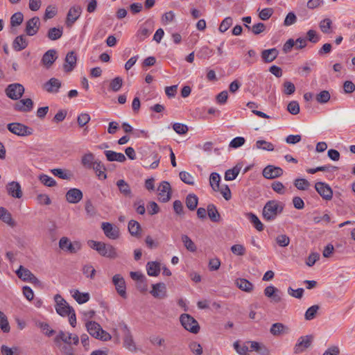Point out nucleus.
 Wrapping results in <instances>:
<instances>
[{
    "mask_svg": "<svg viewBox=\"0 0 355 355\" xmlns=\"http://www.w3.org/2000/svg\"><path fill=\"white\" fill-rule=\"evenodd\" d=\"M284 205L278 200L268 201L263 207L262 215L266 220H274L278 215L282 213Z\"/></svg>",
    "mask_w": 355,
    "mask_h": 355,
    "instance_id": "obj_1",
    "label": "nucleus"
},
{
    "mask_svg": "<svg viewBox=\"0 0 355 355\" xmlns=\"http://www.w3.org/2000/svg\"><path fill=\"white\" fill-rule=\"evenodd\" d=\"M88 243L90 248L96 250L102 257L113 259L118 257L116 249L110 244L93 240L89 241Z\"/></svg>",
    "mask_w": 355,
    "mask_h": 355,
    "instance_id": "obj_2",
    "label": "nucleus"
},
{
    "mask_svg": "<svg viewBox=\"0 0 355 355\" xmlns=\"http://www.w3.org/2000/svg\"><path fill=\"white\" fill-rule=\"evenodd\" d=\"M87 331L92 337L103 340L107 341L111 340V335L103 330L101 325L95 321H89L85 324Z\"/></svg>",
    "mask_w": 355,
    "mask_h": 355,
    "instance_id": "obj_3",
    "label": "nucleus"
},
{
    "mask_svg": "<svg viewBox=\"0 0 355 355\" xmlns=\"http://www.w3.org/2000/svg\"><path fill=\"white\" fill-rule=\"evenodd\" d=\"M180 321L183 327L193 333L197 334L200 331V326L197 320L189 314L183 313L180 317Z\"/></svg>",
    "mask_w": 355,
    "mask_h": 355,
    "instance_id": "obj_4",
    "label": "nucleus"
},
{
    "mask_svg": "<svg viewBox=\"0 0 355 355\" xmlns=\"http://www.w3.org/2000/svg\"><path fill=\"white\" fill-rule=\"evenodd\" d=\"M8 130L14 135L19 137H26L33 135V128L21 123H10L7 125Z\"/></svg>",
    "mask_w": 355,
    "mask_h": 355,
    "instance_id": "obj_5",
    "label": "nucleus"
},
{
    "mask_svg": "<svg viewBox=\"0 0 355 355\" xmlns=\"http://www.w3.org/2000/svg\"><path fill=\"white\" fill-rule=\"evenodd\" d=\"M55 302L56 312L61 316L64 317L70 314L74 310L72 306H69L67 301L59 294L54 296Z\"/></svg>",
    "mask_w": 355,
    "mask_h": 355,
    "instance_id": "obj_6",
    "label": "nucleus"
},
{
    "mask_svg": "<svg viewBox=\"0 0 355 355\" xmlns=\"http://www.w3.org/2000/svg\"><path fill=\"white\" fill-rule=\"evenodd\" d=\"M59 247L64 251L75 254L81 249L82 245L79 241L71 242L69 238L63 236L59 241Z\"/></svg>",
    "mask_w": 355,
    "mask_h": 355,
    "instance_id": "obj_7",
    "label": "nucleus"
},
{
    "mask_svg": "<svg viewBox=\"0 0 355 355\" xmlns=\"http://www.w3.org/2000/svg\"><path fill=\"white\" fill-rule=\"evenodd\" d=\"M5 92L12 100H19L24 93V87L19 83L10 84L6 88Z\"/></svg>",
    "mask_w": 355,
    "mask_h": 355,
    "instance_id": "obj_8",
    "label": "nucleus"
},
{
    "mask_svg": "<svg viewBox=\"0 0 355 355\" xmlns=\"http://www.w3.org/2000/svg\"><path fill=\"white\" fill-rule=\"evenodd\" d=\"M82 13V8L79 5H74L71 6L67 15L65 21L66 26L71 28L73 24L78 20Z\"/></svg>",
    "mask_w": 355,
    "mask_h": 355,
    "instance_id": "obj_9",
    "label": "nucleus"
},
{
    "mask_svg": "<svg viewBox=\"0 0 355 355\" xmlns=\"http://www.w3.org/2000/svg\"><path fill=\"white\" fill-rule=\"evenodd\" d=\"M315 189L323 200H331L332 199L333 191L328 184L318 182L315 184Z\"/></svg>",
    "mask_w": 355,
    "mask_h": 355,
    "instance_id": "obj_10",
    "label": "nucleus"
},
{
    "mask_svg": "<svg viewBox=\"0 0 355 355\" xmlns=\"http://www.w3.org/2000/svg\"><path fill=\"white\" fill-rule=\"evenodd\" d=\"M112 282L118 294L121 297L126 299V286L124 278L120 274H116L113 276Z\"/></svg>",
    "mask_w": 355,
    "mask_h": 355,
    "instance_id": "obj_11",
    "label": "nucleus"
},
{
    "mask_svg": "<svg viewBox=\"0 0 355 355\" xmlns=\"http://www.w3.org/2000/svg\"><path fill=\"white\" fill-rule=\"evenodd\" d=\"M158 196L159 201L162 202H168L171 197V187L169 182L163 181L158 187Z\"/></svg>",
    "mask_w": 355,
    "mask_h": 355,
    "instance_id": "obj_12",
    "label": "nucleus"
},
{
    "mask_svg": "<svg viewBox=\"0 0 355 355\" xmlns=\"http://www.w3.org/2000/svg\"><path fill=\"white\" fill-rule=\"evenodd\" d=\"M19 279L24 282H30L33 284H39V279L31 272V271L22 266H20L16 271Z\"/></svg>",
    "mask_w": 355,
    "mask_h": 355,
    "instance_id": "obj_13",
    "label": "nucleus"
},
{
    "mask_svg": "<svg viewBox=\"0 0 355 355\" xmlns=\"http://www.w3.org/2000/svg\"><path fill=\"white\" fill-rule=\"evenodd\" d=\"M101 228L105 235L110 239H116L119 236V229L108 222H103L101 224Z\"/></svg>",
    "mask_w": 355,
    "mask_h": 355,
    "instance_id": "obj_14",
    "label": "nucleus"
},
{
    "mask_svg": "<svg viewBox=\"0 0 355 355\" xmlns=\"http://www.w3.org/2000/svg\"><path fill=\"white\" fill-rule=\"evenodd\" d=\"M153 24L152 21L148 20L141 26L137 33V37L139 41H144L151 34L153 31Z\"/></svg>",
    "mask_w": 355,
    "mask_h": 355,
    "instance_id": "obj_15",
    "label": "nucleus"
},
{
    "mask_svg": "<svg viewBox=\"0 0 355 355\" xmlns=\"http://www.w3.org/2000/svg\"><path fill=\"white\" fill-rule=\"evenodd\" d=\"M262 174L266 179H275L282 175L283 170L280 167L268 165L263 168Z\"/></svg>",
    "mask_w": 355,
    "mask_h": 355,
    "instance_id": "obj_16",
    "label": "nucleus"
},
{
    "mask_svg": "<svg viewBox=\"0 0 355 355\" xmlns=\"http://www.w3.org/2000/svg\"><path fill=\"white\" fill-rule=\"evenodd\" d=\"M313 340L312 336H301L294 347V353L300 354L310 347Z\"/></svg>",
    "mask_w": 355,
    "mask_h": 355,
    "instance_id": "obj_17",
    "label": "nucleus"
},
{
    "mask_svg": "<svg viewBox=\"0 0 355 355\" xmlns=\"http://www.w3.org/2000/svg\"><path fill=\"white\" fill-rule=\"evenodd\" d=\"M40 19L33 17L26 23L25 33L28 36H33L37 34L40 28Z\"/></svg>",
    "mask_w": 355,
    "mask_h": 355,
    "instance_id": "obj_18",
    "label": "nucleus"
},
{
    "mask_svg": "<svg viewBox=\"0 0 355 355\" xmlns=\"http://www.w3.org/2000/svg\"><path fill=\"white\" fill-rule=\"evenodd\" d=\"M62 87L61 81L56 78H51L43 85V89L48 93L55 94Z\"/></svg>",
    "mask_w": 355,
    "mask_h": 355,
    "instance_id": "obj_19",
    "label": "nucleus"
},
{
    "mask_svg": "<svg viewBox=\"0 0 355 355\" xmlns=\"http://www.w3.org/2000/svg\"><path fill=\"white\" fill-rule=\"evenodd\" d=\"M83 197V192L76 188L70 189L65 195L66 200L71 204L79 202Z\"/></svg>",
    "mask_w": 355,
    "mask_h": 355,
    "instance_id": "obj_20",
    "label": "nucleus"
},
{
    "mask_svg": "<svg viewBox=\"0 0 355 355\" xmlns=\"http://www.w3.org/2000/svg\"><path fill=\"white\" fill-rule=\"evenodd\" d=\"M264 295L275 303L282 301V292L273 286H268L264 289Z\"/></svg>",
    "mask_w": 355,
    "mask_h": 355,
    "instance_id": "obj_21",
    "label": "nucleus"
},
{
    "mask_svg": "<svg viewBox=\"0 0 355 355\" xmlns=\"http://www.w3.org/2000/svg\"><path fill=\"white\" fill-rule=\"evenodd\" d=\"M6 190L8 193L13 198H21L23 193L21 186L17 182H10L6 185Z\"/></svg>",
    "mask_w": 355,
    "mask_h": 355,
    "instance_id": "obj_22",
    "label": "nucleus"
},
{
    "mask_svg": "<svg viewBox=\"0 0 355 355\" xmlns=\"http://www.w3.org/2000/svg\"><path fill=\"white\" fill-rule=\"evenodd\" d=\"M77 62V57L74 51L69 52L65 58L64 64L63 66L64 70L66 72L71 71L76 67Z\"/></svg>",
    "mask_w": 355,
    "mask_h": 355,
    "instance_id": "obj_23",
    "label": "nucleus"
},
{
    "mask_svg": "<svg viewBox=\"0 0 355 355\" xmlns=\"http://www.w3.org/2000/svg\"><path fill=\"white\" fill-rule=\"evenodd\" d=\"M150 293L154 297L164 299L166 297V287L164 283H157L152 285Z\"/></svg>",
    "mask_w": 355,
    "mask_h": 355,
    "instance_id": "obj_24",
    "label": "nucleus"
},
{
    "mask_svg": "<svg viewBox=\"0 0 355 355\" xmlns=\"http://www.w3.org/2000/svg\"><path fill=\"white\" fill-rule=\"evenodd\" d=\"M57 58V51L55 49H49L43 55L41 62L46 68H49Z\"/></svg>",
    "mask_w": 355,
    "mask_h": 355,
    "instance_id": "obj_25",
    "label": "nucleus"
},
{
    "mask_svg": "<svg viewBox=\"0 0 355 355\" xmlns=\"http://www.w3.org/2000/svg\"><path fill=\"white\" fill-rule=\"evenodd\" d=\"M33 107V102L31 98H24L15 103L14 108L19 112H30Z\"/></svg>",
    "mask_w": 355,
    "mask_h": 355,
    "instance_id": "obj_26",
    "label": "nucleus"
},
{
    "mask_svg": "<svg viewBox=\"0 0 355 355\" xmlns=\"http://www.w3.org/2000/svg\"><path fill=\"white\" fill-rule=\"evenodd\" d=\"M279 51L276 48L265 49L261 52V58L265 63L274 61L278 56Z\"/></svg>",
    "mask_w": 355,
    "mask_h": 355,
    "instance_id": "obj_27",
    "label": "nucleus"
},
{
    "mask_svg": "<svg viewBox=\"0 0 355 355\" xmlns=\"http://www.w3.org/2000/svg\"><path fill=\"white\" fill-rule=\"evenodd\" d=\"M289 328L282 323L277 322L272 324L270 332L274 336H279L284 334H287L289 332Z\"/></svg>",
    "mask_w": 355,
    "mask_h": 355,
    "instance_id": "obj_28",
    "label": "nucleus"
},
{
    "mask_svg": "<svg viewBox=\"0 0 355 355\" xmlns=\"http://www.w3.org/2000/svg\"><path fill=\"white\" fill-rule=\"evenodd\" d=\"M107 159L109 162H124L126 160L125 155L121 153H116L113 150H105L104 152Z\"/></svg>",
    "mask_w": 355,
    "mask_h": 355,
    "instance_id": "obj_29",
    "label": "nucleus"
},
{
    "mask_svg": "<svg viewBox=\"0 0 355 355\" xmlns=\"http://www.w3.org/2000/svg\"><path fill=\"white\" fill-rule=\"evenodd\" d=\"M128 231L131 236L140 238L141 236V227L140 224L134 220H131L128 223Z\"/></svg>",
    "mask_w": 355,
    "mask_h": 355,
    "instance_id": "obj_30",
    "label": "nucleus"
},
{
    "mask_svg": "<svg viewBox=\"0 0 355 355\" xmlns=\"http://www.w3.org/2000/svg\"><path fill=\"white\" fill-rule=\"evenodd\" d=\"M28 46V41L24 35L17 36L12 42V47L17 51H22Z\"/></svg>",
    "mask_w": 355,
    "mask_h": 355,
    "instance_id": "obj_31",
    "label": "nucleus"
},
{
    "mask_svg": "<svg viewBox=\"0 0 355 355\" xmlns=\"http://www.w3.org/2000/svg\"><path fill=\"white\" fill-rule=\"evenodd\" d=\"M146 270L149 276L157 277L160 272V265L155 261L148 262Z\"/></svg>",
    "mask_w": 355,
    "mask_h": 355,
    "instance_id": "obj_32",
    "label": "nucleus"
},
{
    "mask_svg": "<svg viewBox=\"0 0 355 355\" xmlns=\"http://www.w3.org/2000/svg\"><path fill=\"white\" fill-rule=\"evenodd\" d=\"M236 285L241 290L245 292H250L253 290V284L248 280L243 278L237 279L236 280Z\"/></svg>",
    "mask_w": 355,
    "mask_h": 355,
    "instance_id": "obj_33",
    "label": "nucleus"
},
{
    "mask_svg": "<svg viewBox=\"0 0 355 355\" xmlns=\"http://www.w3.org/2000/svg\"><path fill=\"white\" fill-rule=\"evenodd\" d=\"M92 168L95 171L96 175L99 179H106L105 167L101 162L96 161L92 166Z\"/></svg>",
    "mask_w": 355,
    "mask_h": 355,
    "instance_id": "obj_34",
    "label": "nucleus"
},
{
    "mask_svg": "<svg viewBox=\"0 0 355 355\" xmlns=\"http://www.w3.org/2000/svg\"><path fill=\"white\" fill-rule=\"evenodd\" d=\"M246 216L257 230L259 232L263 230L264 226L256 214L250 212L246 214Z\"/></svg>",
    "mask_w": 355,
    "mask_h": 355,
    "instance_id": "obj_35",
    "label": "nucleus"
},
{
    "mask_svg": "<svg viewBox=\"0 0 355 355\" xmlns=\"http://www.w3.org/2000/svg\"><path fill=\"white\" fill-rule=\"evenodd\" d=\"M207 214L210 220L213 222H218L220 220V215L216 206L210 204L207 206Z\"/></svg>",
    "mask_w": 355,
    "mask_h": 355,
    "instance_id": "obj_36",
    "label": "nucleus"
},
{
    "mask_svg": "<svg viewBox=\"0 0 355 355\" xmlns=\"http://www.w3.org/2000/svg\"><path fill=\"white\" fill-rule=\"evenodd\" d=\"M51 172L53 175L62 180H70L72 176L69 171L62 168H53Z\"/></svg>",
    "mask_w": 355,
    "mask_h": 355,
    "instance_id": "obj_37",
    "label": "nucleus"
},
{
    "mask_svg": "<svg viewBox=\"0 0 355 355\" xmlns=\"http://www.w3.org/2000/svg\"><path fill=\"white\" fill-rule=\"evenodd\" d=\"M63 34V28H51L47 33V37L51 40H57L60 39Z\"/></svg>",
    "mask_w": 355,
    "mask_h": 355,
    "instance_id": "obj_38",
    "label": "nucleus"
},
{
    "mask_svg": "<svg viewBox=\"0 0 355 355\" xmlns=\"http://www.w3.org/2000/svg\"><path fill=\"white\" fill-rule=\"evenodd\" d=\"M185 202L187 208L191 211H193L198 206V198L196 195L190 193L187 196Z\"/></svg>",
    "mask_w": 355,
    "mask_h": 355,
    "instance_id": "obj_39",
    "label": "nucleus"
},
{
    "mask_svg": "<svg viewBox=\"0 0 355 355\" xmlns=\"http://www.w3.org/2000/svg\"><path fill=\"white\" fill-rule=\"evenodd\" d=\"M96 161L94 160V155L92 153L85 154L81 159V164L87 168H92Z\"/></svg>",
    "mask_w": 355,
    "mask_h": 355,
    "instance_id": "obj_40",
    "label": "nucleus"
},
{
    "mask_svg": "<svg viewBox=\"0 0 355 355\" xmlns=\"http://www.w3.org/2000/svg\"><path fill=\"white\" fill-rule=\"evenodd\" d=\"M72 297L78 304H84L89 300V294L88 293H80L78 290H75Z\"/></svg>",
    "mask_w": 355,
    "mask_h": 355,
    "instance_id": "obj_41",
    "label": "nucleus"
},
{
    "mask_svg": "<svg viewBox=\"0 0 355 355\" xmlns=\"http://www.w3.org/2000/svg\"><path fill=\"white\" fill-rule=\"evenodd\" d=\"M0 219L10 226L15 225V222L12 218L11 214L4 207H0Z\"/></svg>",
    "mask_w": 355,
    "mask_h": 355,
    "instance_id": "obj_42",
    "label": "nucleus"
},
{
    "mask_svg": "<svg viewBox=\"0 0 355 355\" xmlns=\"http://www.w3.org/2000/svg\"><path fill=\"white\" fill-rule=\"evenodd\" d=\"M116 186L119 191L125 196L131 195V189L129 184L124 180H119L116 182Z\"/></svg>",
    "mask_w": 355,
    "mask_h": 355,
    "instance_id": "obj_43",
    "label": "nucleus"
},
{
    "mask_svg": "<svg viewBox=\"0 0 355 355\" xmlns=\"http://www.w3.org/2000/svg\"><path fill=\"white\" fill-rule=\"evenodd\" d=\"M181 240L187 250L191 252H194L196 251L197 248L196 244L187 235L182 234L181 236Z\"/></svg>",
    "mask_w": 355,
    "mask_h": 355,
    "instance_id": "obj_44",
    "label": "nucleus"
},
{
    "mask_svg": "<svg viewBox=\"0 0 355 355\" xmlns=\"http://www.w3.org/2000/svg\"><path fill=\"white\" fill-rule=\"evenodd\" d=\"M85 209L87 217L94 218L97 216L98 212L92 202L88 200L85 202Z\"/></svg>",
    "mask_w": 355,
    "mask_h": 355,
    "instance_id": "obj_45",
    "label": "nucleus"
},
{
    "mask_svg": "<svg viewBox=\"0 0 355 355\" xmlns=\"http://www.w3.org/2000/svg\"><path fill=\"white\" fill-rule=\"evenodd\" d=\"M220 182V177L217 173H212L209 177L210 186L214 191H217L219 190V184Z\"/></svg>",
    "mask_w": 355,
    "mask_h": 355,
    "instance_id": "obj_46",
    "label": "nucleus"
},
{
    "mask_svg": "<svg viewBox=\"0 0 355 355\" xmlns=\"http://www.w3.org/2000/svg\"><path fill=\"white\" fill-rule=\"evenodd\" d=\"M330 93L327 90H323L315 96L316 101L320 104L327 103L330 100Z\"/></svg>",
    "mask_w": 355,
    "mask_h": 355,
    "instance_id": "obj_47",
    "label": "nucleus"
},
{
    "mask_svg": "<svg viewBox=\"0 0 355 355\" xmlns=\"http://www.w3.org/2000/svg\"><path fill=\"white\" fill-rule=\"evenodd\" d=\"M123 85V79L118 76L112 79L110 83V89L116 92L120 90Z\"/></svg>",
    "mask_w": 355,
    "mask_h": 355,
    "instance_id": "obj_48",
    "label": "nucleus"
},
{
    "mask_svg": "<svg viewBox=\"0 0 355 355\" xmlns=\"http://www.w3.org/2000/svg\"><path fill=\"white\" fill-rule=\"evenodd\" d=\"M241 168L234 166L232 169H228L225 173V179L227 181L234 180L236 179L240 172Z\"/></svg>",
    "mask_w": 355,
    "mask_h": 355,
    "instance_id": "obj_49",
    "label": "nucleus"
},
{
    "mask_svg": "<svg viewBox=\"0 0 355 355\" xmlns=\"http://www.w3.org/2000/svg\"><path fill=\"white\" fill-rule=\"evenodd\" d=\"M320 306L318 305H313L309 307L304 314V318L306 320H311L314 319L316 316L318 311L319 310Z\"/></svg>",
    "mask_w": 355,
    "mask_h": 355,
    "instance_id": "obj_50",
    "label": "nucleus"
},
{
    "mask_svg": "<svg viewBox=\"0 0 355 355\" xmlns=\"http://www.w3.org/2000/svg\"><path fill=\"white\" fill-rule=\"evenodd\" d=\"M256 147L258 149H262L267 151L274 150V146L272 143L265 140H258L256 142Z\"/></svg>",
    "mask_w": 355,
    "mask_h": 355,
    "instance_id": "obj_51",
    "label": "nucleus"
},
{
    "mask_svg": "<svg viewBox=\"0 0 355 355\" xmlns=\"http://www.w3.org/2000/svg\"><path fill=\"white\" fill-rule=\"evenodd\" d=\"M39 180L45 186H47L49 187H55L56 185V181L51 177H50L47 175H45V174L40 175Z\"/></svg>",
    "mask_w": 355,
    "mask_h": 355,
    "instance_id": "obj_52",
    "label": "nucleus"
},
{
    "mask_svg": "<svg viewBox=\"0 0 355 355\" xmlns=\"http://www.w3.org/2000/svg\"><path fill=\"white\" fill-rule=\"evenodd\" d=\"M60 340L63 341L66 344L70 345L71 343V334H67L60 331L55 338V342H59Z\"/></svg>",
    "mask_w": 355,
    "mask_h": 355,
    "instance_id": "obj_53",
    "label": "nucleus"
},
{
    "mask_svg": "<svg viewBox=\"0 0 355 355\" xmlns=\"http://www.w3.org/2000/svg\"><path fill=\"white\" fill-rule=\"evenodd\" d=\"M0 328L5 333L9 332L10 329L6 315L1 311H0Z\"/></svg>",
    "mask_w": 355,
    "mask_h": 355,
    "instance_id": "obj_54",
    "label": "nucleus"
},
{
    "mask_svg": "<svg viewBox=\"0 0 355 355\" xmlns=\"http://www.w3.org/2000/svg\"><path fill=\"white\" fill-rule=\"evenodd\" d=\"M24 20V15L21 12L13 14L10 18V24L12 26H19Z\"/></svg>",
    "mask_w": 355,
    "mask_h": 355,
    "instance_id": "obj_55",
    "label": "nucleus"
},
{
    "mask_svg": "<svg viewBox=\"0 0 355 355\" xmlns=\"http://www.w3.org/2000/svg\"><path fill=\"white\" fill-rule=\"evenodd\" d=\"M213 53V50L208 46H202L197 53V56L200 59H208Z\"/></svg>",
    "mask_w": 355,
    "mask_h": 355,
    "instance_id": "obj_56",
    "label": "nucleus"
},
{
    "mask_svg": "<svg viewBox=\"0 0 355 355\" xmlns=\"http://www.w3.org/2000/svg\"><path fill=\"white\" fill-rule=\"evenodd\" d=\"M294 185L297 187L299 190H306L310 186L309 182L304 178H297L295 180Z\"/></svg>",
    "mask_w": 355,
    "mask_h": 355,
    "instance_id": "obj_57",
    "label": "nucleus"
},
{
    "mask_svg": "<svg viewBox=\"0 0 355 355\" xmlns=\"http://www.w3.org/2000/svg\"><path fill=\"white\" fill-rule=\"evenodd\" d=\"M245 26L248 28L249 30H252V33L254 35H259L261 33H263L266 29V26L263 23L259 22L254 25H253L252 27H250L248 24H245Z\"/></svg>",
    "mask_w": 355,
    "mask_h": 355,
    "instance_id": "obj_58",
    "label": "nucleus"
},
{
    "mask_svg": "<svg viewBox=\"0 0 355 355\" xmlns=\"http://www.w3.org/2000/svg\"><path fill=\"white\" fill-rule=\"evenodd\" d=\"M179 176L181 180L185 184L189 185L194 184V178L187 171H181Z\"/></svg>",
    "mask_w": 355,
    "mask_h": 355,
    "instance_id": "obj_59",
    "label": "nucleus"
},
{
    "mask_svg": "<svg viewBox=\"0 0 355 355\" xmlns=\"http://www.w3.org/2000/svg\"><path fill=\"white\" fill-rule=\"evenodd\" d=\"M287 111L293 115L299 114L300 108L298 102L296 101L289 102L287 105Z\"/></svg>",
    "mask_w": 355,
    "mask_h": 355,
    "instance_id": "obj_60",
    "label": "nucleus"
},
{
    "mask_svg": "<svg viewBox=\"0 0 355 355\" xmlns=\"http://www.w3.org/2000/svg\"><path fill=\"white\" fill-rule=\"evenodd\" d=\"M232 18L230 17H225L221 22L219 26V31L221 33H225L226 31L229 29V28L232 25Z\"/></svg>",
    "mask_w": 355,
    "mask_h": 355,
    "instance_id": "obj_61",
    "label": "nucleus"
},
{
    "mask_svg": "<svg viewBox=\"0 0 355 355\" xmlns=\"http://www.w3.org/2000/svg\"><path fill=\"white\" fill-rule=\"evenodd\" d=\"M331 24V20L329 18H326L320 21V28L324 33H329Z\"/></svg>",
    "mask_w": 355,
    "mask_h": 355,
    "instance_id": "obj_62",
    "label": "nucleus"
},
{
    "mask_svg": "<svg viewBox=\"0 0 355 355\" xmlns=\"http://www.w3.org/2000/svg\"><path fill=\"white\" fill-rule=\"evenodd\" d=\"M245 142V139L243 137H236L234 138L230 143L229 146L232 148H238L242 146Z\"/></svg>",
    "mask_w": 355,
    "mask_h": 355,
    "instance_id": "obj_63",
    "label": "nucleus"
},
{
    "mask_svg": "<svg viewBox=\"0 0 355 355\" xmlns=\"http://www.w3.org/2000/svg\"><path fill=\"white\" fill-rule=\"evenodd\" d=\"M17 347L10 348L4 345L1 347V352L2 355H17Z\"/></svg>",
    "mask_w": 355,
    "mask_h": 355,
    "instance_id": "obj_64",
    "label": "nucleus"
}]
</instances>
